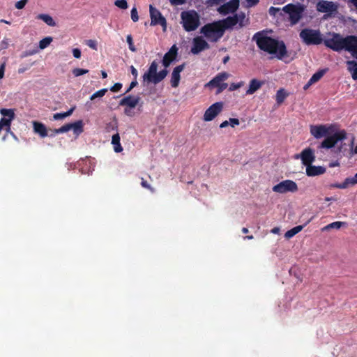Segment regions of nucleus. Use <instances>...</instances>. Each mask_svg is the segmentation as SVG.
<instances>
[{"instance_id": "19", "label": "nucleus", "mask_w": 357, "mask_h": 357, "mask_svg": "<svg viewBox=\"0 0 357 357\" xmlns=\"http://www.w3.org/2000/svg\"><path fill=\"white\" fill-rule=\"evenodd\" d=\"M223 29L224 32L227 29H232L235 26H238V20L236 16H229L225 19L218 20Z\"/></svg>"}, {"instance_id": "49", "label": "nucleus", "mask_w": 357, "mask_h": 357, "mask_svg": "<svg viewBox=\"0 0 357 357\" xmlns=\"http://www.w3.org/2000/svg\"><path fill=\"white\" fill-rule=\"evenodd\" d=\"M229 123L232 127L234 128L236 126L239 125L240 122L238 119L236 118H229Z\"/></svg>"}, {"instance_id": "33", "label": "nucleus", "mask_w": 357, "mask_h": 357, "mask_svg": "<svg viewBox=\"0 0 357 357\" xmlns=\"http://www.w3.org/2000/svg\"><path fill=\"white\" fill-rule=\"evenodd\" d=\"M37 18L43 20L49 26H54L56 25V23L53 18L47 14H39Z\"/></svg>"}, {"instance_id": "39", "label": "nucleus", "mask_w": 357, "mask_h": 357, "mask_svg": "<svg viewBox=\"0 0 357 357\" xmlns=\"http://www.w3.org/2000/svg\"><path fill=\"white\" fill-rule=\"evenodd\" d=\"M52 41V37H45L39 42V47L41 50L46 48Z\"/></svg>"}, {"instance_id": "9", "label": "nucleus", "mask_w": 357, "mask_h": 357, "mask_svg": "<svg viewBox=\"0 0 357 357\" xmlns=\"http://www.w3.org/2000/svg\"><path fill=\"white\" fill-rule=\"evenodd\" d=\"M298 190V185L292 180H284L273 187V191L275 192L284 194L287 192H295Z\"/></svg>"}, {"instance_id": "8", "label": "nucleus", "mask_w": 357, "mask_h": 357, "mask_svg": "<svg viewBox=\"0 0 357 357\" xmlns=\"http://www.w3.org/2000/svg\"><path fill=\"white\" fill-rule=\"evenodd\" d=\"M228 77L229 74L227 72L220 73L206 84L205 86L211 89L217 88L216 94L220 93L228 86V84L225 82Z\"/></svg>"}, {"instance_id": "17", "label": "nucleus", "mask_w": 357, "mask_h": 357, "mask_svg": "<svg viewBox=\"0 0 357 357\" xmlns=\"http://www.w3.org/2000/svg\"><path fill=\"white\" fill-rule=\"evenodd\" d=\"M302 163L305 166L312 165L315 160L314 151L311 148H306L301 153Z\"/></svg>"}, {"instance_id": "27", "label": "nucleus", "mask_w": 357, "mask_h": 357, "mask_svg": "<svg viewBox=\"0 0 357 357\" xmlns=\"http://www.w3.org/2000/svg\"><path fill=\"white\" fill-rule=\"evenodd\" d=\"M347 70L351 73L354 80H357V61L354 60L347 61L346 62Z\"/></svg>"}, {"instance_id": "63", "label": "nucleus", "mask_w": 357, "mask_h": 357, "mask_svg": "<svg viewBox=\"0 0 357 357\" xmlns=\"http://www.w3.org/2000/svg\"><path fill=\"white\" fill-rule=\"evenodd\" d=\"M26 69L25 68H20L17 70L18 73L22 74L25 72Z\"/></svg>"}, {"instance_id": "16", "label": "nucleus", "mask_w": 357, "mask_h": 357, "mask_svg": "<svg viewBox=\"0 0 357 357\" xmlns=\"http://www.w3.org/2000/svg\"><path fill=\"white\" fill-rule=\"evenodd\" d=\"M178 54V47L176 45H174L171 47L169 51L165 54L162 63V66L167 68L169 67L172 62L176 60Z\"/></svg>"}, {"instance_id": "30", "label": "nucleus", "mask_w": 357, "mask_h": 357, "mask_svg": "<svg viewBox=\"0 0 357 357\" xmlns=\"http://www.w3.org/2000/svg\"><path fill=\"white\" fill-rule=\"evenodd\" d=\"M69 125L71 127V130H73L74 134L79 135H80L83 131V122L82 120L77 121L74 123H70Z\"/></svg>"}, {"instance_id": "55", "label": "nucleus", "mask_w": 357, "mask_h": 357, "mask_svg": "<svg viewBox=\"0 0 357 357\" xmlns=\"http://www.w3.org/2000/svg\"><path fill=\"white\" fill-rule=\"evenodd\" d=\"M5 68L6 63L4 62L0 66V79H2L4 76Z\"/></svg>"}, {"instance_id": "26", "label": "nucleus", "mask_w": 357, "mask_h": 357, "mask_svg": "<svg viewBox=\"0 0 357 357\" xmlns=\"http://www.w3.org/2000/svg\"><path fill=\"white\" fill-rule=\"evenodd\" d=\"M236 17L238 20V26L236 29H241L245 26L249 24V19L246 18L245 13L244 12H240L234 15Z\"/></svg>"}, {"instance_id": "40", "label": "nucleus", "mask_w": 357, "mask_h": 357, "mask_svg": "<svg viewBox=\"0 0 357 357\" xmlns=\"http://www.w3.org/2000/svg\"><path fill=\"white\" fill-rule=\"evenodd\" d=\"M75 77H79L89 73V70L76 68L72 70Z\"/></svg>"}, {"instance_id": "56", "label": "nucleus", "mask_w": 357, "mask_h": 357, "mask_svg": "<svg viewBox=\"0 0 357 357\" xmlns=\"http://www.w3.org/2000/svg\"><path fill=\"white\" fill-rule=\"evenodd\" d=\"M224 1H225V0H208V3L210 5L213 6V5H219L221 3H223Z\"/></svg>"}, {"instance_id": "25", "label": "nucleus", "mask_w": 357, "mask_h": 357, "mask_svg": "<svg viewBox=\"0 0 357 357\" xmlns=\"http://www.w3.org/2000/svg\"><path fill=\"white\" fill-rule=\"evenodd\" d=\"M356 184V181L351 179V177H347L345 178L344 181L342 183H332L330 185L331 188H339V189H345L347 188L350 185H354Z\"/></svg>"}, {"instance_id": "36", "label": "nucleus", "mask_w": 357, "mask_h": 357, "mask_svg": "<svg viewBox=\"0 0 357 357\" xmlns=\"http://www.w3.org/2000/svg\"><path fill=\"white\" fill-rule=\"evenodd\" d=\"M70 130H71L70 126L69 125V123H67V124L63 125V126H61L59 128L53 130L52 133L51 135H50V136L52 137L56 134L67 132Z\"/></svg>"}, {"instance_id": "59", "label": "nucleus", "mask_w": 357, "mask_h": 357, "mask_svg": "<svg viewBox=\"0 0 357 357\" xmlns=\"http://www.w3.org/2000/svg\"><path fill=\"white\" fill-rule=\"evenodd\" d=\"M229 125V121H223V122H222L220 123V128H224L227 127Z\"/></svg>"}, {"instance_id": "15", "label": "nucleus", "mask_w": 357, "mask_h": 357, "mask_svg": "<svg viewBox=\"0 0 357 357\" xmlns=\"http://www.w3.org/2000/svg\"><path fill=\"white\" fill-rule=\"evenodd\" d=\"M1 114L4 117L0 120V126L3 128L7 127L8 129L10 127L11 121L15 117L14 111L11 109H1L0 110Z\"/></svg>"}, {"instance_id": "31", "label": "nucleus", "mask_w": 357, "mask_h": 357, "mask_svg": "<svg viewBox=\"0 0 357 357\" xmlns=\"http://www.w3.org/2000/svg\"><path fill=\"white\" fill-rule=\"evenodd\" d=\"M167 74L168 70L167 69H163L160 70L159 73H157L156 75H155L154 77H153V79L151 82L156 84L160 82L162 80H163L166 77Z\"/></svg>"}, {"instance_id": "42", "label": "nucleus", "mask_w": 357, "mask_h": 357, "mask_svg": "<svg viewBox=\"0 0 357 357\" xmlns=\"http://www.w3.org/2000/svg\"><path fill=\"white\" fill-rule=\"evenodd\" d=\"M114 5L121 9H126L128 8V3L126 0H116L114 1Z\"/></svg>"}, {"instance_id": "6", "label": "nucleus", "mask_w": 357, "mask_h": 357, "mask_svg": "<svg viewBox=\"0 0 357 357\" xmlns=\"http://www.w3.org/2000/svg\"><path fill=\"white\" fill-rule=\"evenodd\" d=\"M301 41L306 45H319L323 43V35L319 29L305 28L299 33Z\"/></svg>"}, {"instance_id": "5", "label": "nucleus", "mask_w": 357, "mask_h": 357, "mask_svg": "<svg viewBox=\"0 0 357 357\" xmlns=\"http://www.w3.org/2000/svg\"><path fill=\"white\" fill-rule=\"evenodd\" d=\"M183 28L185 31H195L200 25V17L195 10L183 11L181 13Z\"/></svg>"}, {"instance_id": "38", "label": "nucleus", "mask_w": 357, "mask_h": 357, "mask_svg": "<svg viewBox=\"0 0 357 357\" xmlns=\"http://www.w3.org/2000/svg\"><path fill=\"white\" fill-rule=\"evenodd\" d=\"M324 70H319L315 73L310 79V84H313L314 83L318 82L324 75Z\"/></svg>"}, {"instance_id": "45", "label": "nucleus", "mask_w": 357, "mask_h": 357, "mask_svg": "<svg viewBox=\"0 0 357 357\" xmlns=\"http://www.w3.org/2000/svg\"><path fill=\"white\" fill-rule=\"evenodd\" d=\"M131 19L134 22L139 20L137 10L135 7L132 8L131 10Z\"/></svg>"}, {"instance_id": "21", "label": "nucleus", "mask_w": 357, "mask_h": 357, "mask_svg": "<svg viewBox=\"0 0 357 357\" xmlns=\"http://www.w3.org/2000/svg\"><path fill=\"white\" fill-rule=\"evenodd\" d=\"M140 98L139 96L133 97L128 96L120 100L119 105L121 106H128L130 108H135L139 103Z\"/></svg>"}, {"instance_id": "47", "label": "nucleus", "mask_w": 357, "mask_h": 357, "mask_svg": "<svg viewBox=\"0 0 357 357\" xmlns=\"http://www.w3.org/2000/svg\"><path fill=\"white\" fill-rule=\"evenodd\" d=\"M28 2V0H20L15 3V8L17 9H22Z\"/></svg>"}, {"instance_id": "3", "label": "nucleus", "mask_w": 357, "mask_h": 357, "mask_svg": "<svg viewBox=\"0 0 357 357\" xmlns=\"http://www.w3.org/2000/svg\"><path fill=\"white\" fill-rule=\"evenodd\" d=\"M252 40L256 42L261 50L270 54H275L280 60L288 56L285 43L282 40L268 36L263 31L257 32L253 36Z\"/></svg>"}, {"instance_id": "32", "label": "nucleus", "mask_w": 357, "mask_h": 357, "mask_svg": "<svg viewBox=\"0 0 357 357\" xmlns=\"http://www.w3.org/2000/svg\"><path fill=\"white\" fill-rule=\"evenodd\" d=\"M289 96V93L286 92L284 89H280L276 93V102L278 105H281L286 98Z\"/></svg>"}, {"instance_id": "46", "label": "nucleus", "mask_w": 357, "mask_h": 357, "mask_svg": "<svg viewBox=\"0 0 357 357\" xmlns=\"http://www.w3.org/2000/svg\"><path fill=\"white\" fill-rule=\"evenodd\" d=\"M141 185L146 188V189H148L149 190H150L151 192H155V189L153 188H152L149 183L148 182L144 180L143 178H142V181H141Z\"/></svg>"}, {"instance_id": "18", "label": "nucleus", "mask_w": 357, "mask_h": 357, "mask_svg": "<svg viewBox=\"0 0 357 357\" xmlns=\"http://www.w3.org/2000/svg\"><path fill=\"white\" fill-rule=\"evenodd\" d=\"M185 68V63L181 64L179 66H177L175 67L171 75V86L173 88L178 87L180 79H181V75L180 73L184 70Z\"/></svg>"}, {"instance_id": "50", "label": "nucleus", "mask_w": 357, "mask_h": 357, "mask_svg": "<svg viewBox=\"0 0 357 357\" xmlns=\"http://www.w3.org/2000/svg\"><path fill=\"white\" fill-rule=\"evenodd\" d=\"M121 88H122V84L116 83L111 87L110 90L112 92H117V91H120Z\"/></svg>"}, {"instance_id": "51", "label": "nucleus", "mask_w": 357, "mask_h": 357, "mask_svg": "<svg viewBox=\"0 0 357 357\" xmlns=\"http://www.w3.org/2000/svg\"><path fill=\"white\" fill-rule=\"evenodd\" d=\"M72 52L75 58L79 59L81 57V50L79 48H74Z\"/></svg>"}, {"instance_id": "61", "label": "nucleus", "mask_w": 357, "mask_h": 357, "mask_svg": "<svg viewBox=\"0 0 357 357\" xmlns=\"http://www.w3.org/2000/svg\"><path fill=\"white\" fill-rule=\"evenodd\" d=\"M349 3H351L357 9V0H349Z\"/></svg>"}, {"instance_id": "44", "label": "nucleus", "mask_w": 357, "mask_h": 357, "mask_svg": "<svg viewBox=\"0 0 357 357\" xmlns=\"http://www.w3.org/2000/svg\"><path fill=\"white\" fill-rule=\"evenodd\" d=\"M86 45H88L90 48L94 50H97L98 46H97V41L95 40H87L85 42Z\"/></svg>"}, {"instance_id": "60", "label": "nucleus", "mask_w": 357, "mask_h": 357, "mask_svg": "<svg viewBox=\"0 0 357 357\" xmlns=\"http://www.w3.org/2000/svg\"><path fill=\"white\" fill-rule=\"evenodd\" d=\"M138 82L137 81V79H134L133 81L131 82L130 86V88H134L137 85Z\"/></svg>"}, {"instance_id": "34", "label": "nucleus", "mask_w": 357, "mask_h": 357, "mask_svg": "<svg viewBox=\"0 0 357 357\" xmlns=\"http://www.w3.org/2000/svg\"><path fill=\"white\" fill-rule=\"evenodd\" d=\"M304 226L303 225H298L296 227H293L292 229L288 230L285 234L284 236L287 238H290L297 234L298 232H300L303 229Z\"/></svg>"}, {"instance_id": "29", "label": "nucleus", "mask_w": 357, "mask_h": 357, "mask_svg": "<svg viewBox=\"0 0 357 357\" xmlns=\"http://www.w3.org/2000/svg\"><path fill=\"white\" fill-rule=\"evenodd\" d=\"M112 144L116 153H120L123 151V147L120 143V135L118 132L112 135Z\"/></svg>"}, {"instance_id": "48", "label": "nucleus", "mask_w": 357, "mask_h": 357, "mask_svg": "<svg viewBox=\"0 0 357 357\" xmlns=\"http://www.w3.org/2000/svg\"><path fill=\"white\" fill-rule=\"evenodd\" d=\"M107 132H110L111 130H117V126L116 123H113L112 122L107 124L105 128Z\"/></svg>"}, {"instance_id": "14", "label": "nucleus", "mask_w": 357, "mask_h": 357, "mask_svg": "<svg viewBox=\"0 0 357 357\" xmlns=\"http://www.w3.org/2000/svg\"><path fill=\"white\" fill-rule=\"evenodd\" d=\"M193 45L191 48V52L193 54H198L204 50L209 49L208 43L202 37H196L193 39Z\"/></svg>"}, {"instance_id": "53", "label": "nucleus", "mask_w": 357, "mask_h": 357, "mask_svg": "<svg viewBox=\"0 0 357 357\" xmlns=\"http://www.w3.org/2000/svg\"><path fill=\"white\" fill-rule=\"evenodd\" d=\"M248 7H252L258 4L259 0H246Z\"/></svg>"}, {"instance_id": "57", "label": "nucleus", "mask_w": 357, "mask_h": 357, "mask_svg": "<svg viewBox=\"0 0 357 357\" xmlns=\"http://www.w3.org/2000/svg\"><path fill=\"white\" fill-rule=\"evenodd\" d=\"M130 71H131V74L134 77V79H137V75H138L137 69L133 66H130Z\"/></svg>"}, {"instance_id": "23", "label": "nucleus", "mask_w": 357, "mask_h": 357, "mask_svg": "<svg viewBox=\"0 0 357 357\" xmlns=\"http://www.w3.org/2000/svg\"><path fill=\"white\" fill-rule=\"evenodd\" d=\"M264 84V81H259L257 79H252L249 84L248 89L246 91L247 95H252L259 90Z\"/></svg>"}, {"instance_id": "52", "label": "nucleus", "mask_w": 357, "mask_h": 357, "mask_svg": "<svg viewBox=\"0 0 357 357\" xmlns=\"http://www.w3.org/2000/svg\"><path fill=\"white\" fill-rule=\"evenodd\" d=\"M170 3L173 6H178L184 4L186 0H169Z\"/></svg>"}, {"instance_id": "43", "label": "nucleus", "mask_w": 357, "mask_h": 357, "mask_svg": "<svg viewBox=\"0 0 357 357\" xmlns=\"http://www.w3.org/2000/svg\"><path fill=\"white\" fill-rule=\"evenodd\" d=\"M126 40H127V43L128 44L130 50L133 52H136L137 49H136L135 46L134 45V44H133L132 37V36L130 34L127 36Z\"/></svg>"}, {"instance_id": "41", "label": "nucleus", "mask_w": 357, "mask_h": 357, "mask_svg": "<svg viewBox=\"0 0 357 357\" xmlns=\"http://www.w3.org/2000/svg\"><path fill=\"white\" fill-rule=\"evenodd\" d=\"M107 91V89H102L96 92H95L90 98L91 100L97 98H101L105 96L106 92Z\"/></svg>"}, {"instance_id": "4", "label": "nucleus", "mask_w": 357, "mask_h": 357, "mask_svg": "<svg viewBox=\"0 0 357 357\" xmlns=\"http://www.w3.org/2000/svg\"><path fill=\"white\" fill-rule=\"evenodd\" d=\"M200 33L211 43L218 42L225 33L218 20L204 25L200 29Z\"/></svg>"}, {"instance_id": "37", "label": "nucleus", "mask_w": 357, "mask_h": 357, "mask_svg": "<svg viewBox=\"0 0 357 357\" xmlns=\"http://www.w3.org/2000/svg\"><path fill=\"white\" fill-rule=\"evenodd\" d=\"M343 224H344V222H339V221L333 222L331 224L327 225L324 227H323L322 231H328L331 229H338L342 227V225Z\"/></svg>"}, {"instance_id": "64", "label": "nucleus", "mask_w": 357, "mask_h": 357, "mask_svg": "<svg viewBox=\"0 0 357 357\" xmlns=\"http://www.w3.org/2000/svg\"><path fill=\"white\" fill-rule=\"evenodd\" d=\"M101 75L102 78H106L107 77V73L104 70L101 71Z\"/></svg>"}, {"instance_id": "20", "label": "nucleus", "mask_w": 357, "mask_h": 357, "mask_svg": "<svg viewBox=\"0 0 357 357\" xmlns=\"http://www.w3.org/2000/svg\"><path fill=\"white\" fill-rule=\"evenodd\" d=\"M157 70H158V63L155 61H153L146 73H145L143 75V80L144 82H151L153 79V77H154L155 75L157 74Z\"/></svg>"}, {"instance_id": "13", "label": "nucleus", "mask_w": 357, "mask_h": 357, "mask_svg": "<svg viewBox=\"0 0 357 357\" xmlns=\"http://www.w3.org/2000/svg\"><path fill=\"white\" fill-rule=\"evenodd\" d=\"M239 7V0H230L229 1L221 5L218 11L222 15L235 13Z\"/></svg>"}, {"instance_id": "12", "label": "nucleus", "mask_w": 357, "mask_h": 357, "mask_svg": "<svg viewBox=\"0 0 357 357\" xmlns=\"http://www.w3.org/2000/svg\"><path fill=\"white\" fill-rule=\"evenodd\" d=\"M149 12L151 17V25L155 26L160 24L165 30L167 27L166 19L162 15L161 13L154 8L152 5L149 6Z\"/></svg>"}, {"instance_id": "2", "label": "nucleus", "mask_w": 357, "mask_h": 357, "mask_svg": "<svg viewBox=\"0 0 357 357\" xmlns=\"http://www.w3.org/2000/svg\"><path fill=\"white\" fill-rule=\"evenodd\" d=\"M331 38L324 39V45L335 51L340 52L346 50L350 52L352 56L357 59V36L349 35L343 37L340 33L329 32Z\"/></svg>"}, {"instance_id": "62", "label": "nucleus", "mask_w": 357, "mask_h": 357, "mask_svg": "<svg viewBox=\"0 0 357 357\" xmlns=\"http://www.w3.org/2000/svg\"><path fill=\"white\" fill-rule=\"evenodd\" d=\"M325 201L326 202H329V201H336V198L333 197H325Z\"/></svg>"}, {"instance_id": "10", "label": "nucleus", "mask_w": 357, "mask_h": 357, "mask_svg": "<svg viewBox=\"0 0 357 357\" xmlns=\"http://www.w3.org/2000/svg\"><path fill=\"white\" fill-rule=\"evenodd\" d=\"M316 9L318 12L328 13L331 15L337 12L338 4L327 0H320L316 5Z\"/></svg>"}, {"instance_id": "7", "label": "nucleus", "mask_w": 357, "mask_h": 357, "mask_svg": "<svg viewBox=\"0 0 357 357\" xmlns=\"http://www.w3.org/2000/svg\"><path fill=\"white\" fill-rule=\"evenodd\" d=\"M305 7L299 3H289L282 8V10L289 15V22L291 25L296 24L303 17Z\"/></svg>"}, {"instance_id": "1", "label": "nucleus", "mask_w": 357, "mask_h": 357, "mask_svg": "<svg viewBox=\"0 0 357 357\" xmlns=\"http://www.w3.org/2000/svg\"><path fill=\"white\" fill-rule=\"evenodd\" d=\"M310 132L315 139H324L318 146L319 149H330L335 146L339 141L347 139V133L344 130H337L335 124L310 125Z\"/></svg>"}, {"instance_id": "22", "label": "nucleus", "mask_w": 357, "mask_h": 357, "mask_svg": "<svg viewBox=\"0 0 357 357\" xmlns=\"http://www.w3.org/2000/svg\"><path fill=\"white\" fill-rule=\"evenodd\" d=\"M326 168L321 166L307 165L306 167V174L308 176H315L324 174Z\"/></svg>"}, {"instance_id": "28", "label": "nucleus", "mask_w": 357, "mask_h": 357, "mask_svg": "<svg viewBox=\"0 0 357 357\" xmlns=\"http://www.w3.org/2000/svg\"><path fill=\"white\" fill-rule=\"evenodd\" d=\"M344 141V140L340 141V145L338 146V151L340 153H344L348 150L351 151L354 146V137H352L351 139L349 141L348 144Z\"/></svg>"}, {"instance_id": "58", "label": "nucleus", "mask_w": 357, "mask_h": 357, "mask_svg": "<svg viewBox=\"0 0 357 357\" xmlns=\"http://www.w3.org/2000/svg\"><path fill=\"white\" fill-rule=\"evenodd\" d=\"M241 86V83H238V84H232L231 86H230V90H235V89H237L238 88H239L240 86Z\"/></svg>"}, {"instance_id": "35", "label": "nucleus", "mask_w": 357, "mask_h": 357, "mask_svg": "<svg viewBox=\"0 0 357 357\" xmlns=\"http://www.w3.org/2000/svg\"><path fill=\"white\" fill-rule=\"evenodd\" d=\"M75 109V106L74 107H72L68 111H67L66 112H63V113H56L54 114L53 116V119L54 120H60V119H63L66 117H68L69 116H70L73 112H74V110Z\"/></svg>"}, {"instance_id": "24", "label": "nucleus", "mask_w": 357, "mask_h": 357, "mask_svg": "<svg viewBox=\"0 0 357 357\" xmlns=\"http://www.w3.org/2000/svg\"><path fill=\"white\" fill-rule=\"evenodd\" d=\"M33 127L34 132L38 134L40 137L44 138L48 136L47 128L43 123L38 121H33Z\"/></svg>"}, {"instance_id": "11", "label": "nucleus", "mask_w": 357, "mask_h": 357, "mask_svg": "<svg viewBox=\"0 0 357 357\" xmlns=\"http://www.w3.org/2000/svg\"><path fill=\"white\" fill-rule=\"evenodd\" d=\"M222 102H216L211 105L204 112L203 119L205 121L213 120L223 109Z\"/></svg>"}, {"instance_id": "54", "label": "nucleus", "mask_w": 357, "mask_h": 357, "mask_svg": "<svg viewBox=\"0 0 357 357\" xmlns=\"http://www.w3.org/2000/svg\"><path fill=\"white\" fill-rule=\"evenodd\" d=\"M279 10H280L279 8H275V7L271 6L268 10V13L271 15H275L276 14V13L278 12Z\"/></svg>"}]
</instances>
